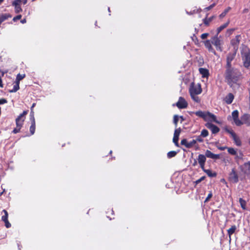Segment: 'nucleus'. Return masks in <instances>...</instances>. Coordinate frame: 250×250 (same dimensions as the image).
I'll return each mask as SVG.
<instances>
[{
	"instance_id": "1",
	"label": "nucleus",
	"mask_w": 250,
	"mask_h": 250,
	"mask_svg": "<svg viewBox=\"0 0 250 250\" xmlns=\"http://www.w3.org/2000/svg\"><path fill=\"white\" fill-rule=\"evenodd\" d=\"M240 75V72L236 68L232 67V66L226 67L225 78L229 83L236 82Z\"/></svg>"
},
{
	"instance_id": "2",
	"label": "nucleus",
	"mask_w": 250,
	"mask_h": 250,
	"mask_svg": "<svg viewBox=\"0 0 250 250\" xmlns=\"http://www.w3.org/2000/svg\"><path fill=\"white\" fill-rule=\"evenodd\" d=\"M27 113V111H24L16 119V127L13 130L14 133L16 134L20 132L25 119V116Z\"/></svg>"
},
{
	"instance_id": "3",
	"label": "nucleus",
	"mask_w": 250,
	"mask_h": 250,
	"mask_svg": "<svg viewBox=\"0 0 250 250\" xmlns=\"http://www.w3.org/2000/svg\"><path fill=\"white\" fill-rule=\"evenodd\" d=\"M242 57L244 65L245 67H250V50L249 48L245 47L242 52Z\"/></svg>"
},
{
	"instance_id": "4",
	"label": "nucleus",
	"mask_w": 250,
	"mask_h": 250,
	"mask_svg": "<svg viewBox=\"0 0 250 250\" xmlns=\"http://www.w3.org/2000/svg\"><path fill=\"white\" fill-rule=\"evenodd\" d=\"M241 172L240 174L239 178L240 180L244 179L246 176H250V162L245 163L243 165L239 167Z\"/></svg>"
},
{
	"instance_id": "5",
	"label": "nucleus",
	"mask_w": 250,
	"mask_h": 250,
	"mask_svg": "<svg viewBox=\"0 0 250 250\" xmlns=\"http://www.w3.org/2000/svg\"><path fill=\"white\" fill-rule=\"evenodd\" d=\"M239 112L238 110H234L232 113L231 116L228 117V120L232 119L235 125L237 126L242 125L241 119L239 120L238 118Z\"/></svg>"
},
{
	"instance_id": "6",
	"label": "nucleus",
	"mask_w": 250,
	"mask_h": 250,
	"mask_svg": "<svg viewBox=\"0 0 250 250\" xmlns=\"http://www.w3.org/2000/svg\"><path fill=\"white\" fill-rule=\"evenodd\" d=\"M202 90L200 84H195L193 83H191L189 88V92L190 95L200 94L202 92Z\"/></svg>"
},
{
	"instance_id": "7",
	"label": "nucleus",
	"mask_w": 250,
	"mask_h": 250,
	"mask_svg": "<svg viewBox=\"0 0 250 250\" xmlns=\"http://www.w3.org/2000/svg\"><path fill=\"white\" fill-rule=\"evenodd\" d=\"M236 56V52H230L227 56L226 67H231V62L234 60Z\"/></svg>"
},
{
	"instance_id": "8",
	"label": "nucleus",
	"mask_w": 250,
	"mask_h": 250,
	"mask_svg": "<svg viewBox=\"0 0 250 250\" xmlns=\"http://www.w3.org/2000/svg\"><path fill=\"white\" fill-rule=\"evenodd\" d=\"M176 105L178 108H186L188 106V103L184 98L180 97L178 102L176 103Z\"/></svg>"
},
{
	"instance_id": "9",
	"label": "nucleus",
	"mask_w": 250,
	"mask_h": 250,
	"mask_svg": "<svg viewBox=\"0 0 250 250\" xmlns=\"http://www.w3.org/2000/svg\"><path fill=\"white\" fill-rule=\"evenodd\" d=\"M212 43L215 46L216 49L220 51L222 50V42L217 37H214L212 38Z\"/></svg>"
},
{
	"instance_id": "10",
	"label": "nucleus",
	"mask_w": 250,
	"mask_h": 250,
	"mask_svg": "<svg viewBox=\"0 0 250 250\" xmlns=\"http://www.w3.org/2000/svg\"><path fill=\"white\" fill-rule=\"evenodd\" d=\"M2 213H3L4 214L1 217V220L4 222L5 227L7 228H9L11 227V224L8 220V212L6 210L4 209L2 210Z\"/></svg>"
},
{
	"instance_id": "11",
	"label": "nucleus",
	"mask_w": 250,
	"mask_h": 250,
	"mask_svg": "<svg viewBox=\"0 0 250 250\" xmlns=\"http://www.w3.org/2000/svg\"><path fill=\"white\" fill-rule=\"evenodd\" d=\"M229 179L231 182L234 183H236L238 182V176L234 169H232L231 172L230 173Z\"/></svg>"
},
{
	"instance_id": "12",
	"label": "nucleus",
	"mask_w": 250,
	"mask_h": 250,
	"mask_svg": "<svg viewBox=\"0 0 250 250\" xmlns=\"http://www.w3.org/2000/svg\"><path fill=\"white\" fill-rule=\"evenodd\" d=\"M242 125L245 124L248 126H250V115L245 114L241 117Z\"/></svg>"
},
{
	"instance_id": "13",
	"label": "nucleus",
	"mask_w": 250,
	"mask_h": 250,
	"mask_svg": "<svg viewBox=\"0 0 250 250\" xmlns=\"http://www.w3.org/2000/svg\"><path fill=\"white\" fill-rule=\"evenodd\" d=\"M204 121L206 122H214L216 123H219L217 120L216 116L209 112H208L207 113L206 118L205 119Z\"/></svg>"
},
{
	"instance_id": "14",
	"label": "nucleus",
	"mask_w": 250,
	"mask_h": 250,
	"mask_svg": "<svg viewBox=\"0 0 250 250\" xmlns=\"http://www.w3.org/2000/svg\"><path fill=\"white\" fill-rule=\"evenodd\" d=\"M198 163L200 166L201 168L202 169H204V167L205 166V164L206 161V157L205 155L203 154H199L198 155V158L197 159Z\"/></svg>"
},
{
	"instance_id": "15",
	"label": "nucleus",
	"mask_w": 250,
	"mask_h": 250,
	"mask_svg": "<svg viewBox=\"0 0 250 250\" xmlns=\"http://www.w3.org/2000/svg\"><path fill=\"white\" fill-rule=\"evenodd\" d=\"M206 157L210 158L213 159H218L220 158L219 154H215L212 153L210 151L207 150L205 153Z\"/></svg>"
},
{
	"instance_id": "16",
	"label": "nucleus",
	"mask_w": 250,
	"mask_h": 250,
	"mask_svg": "<svg viewBox=\"0 0 250 250\" xmlns=\"http://www.w3.org/2000/svg\"><path fill=\"white\" fill-rule=\"evenodd\" d=\"M206 126L210 129L213 133H216L219 131V128L217 126L210 123L207 124Z\"/></svg>"
},
{
	"instance_id": "17",
	"label": "nucleus",
	"mask_w": 250,
	"mask_h": 250,
	"mask_svg": "<svg viewBox=\"0 0 250 250\" xmlns=\"http://www.w3.org/2000/svg\"><path fill=\"white\" fill-rule=\"evenodd\" d=\"M199 71L202 75V77L208 78V77L209 72L207 69L204 68H200L199 69Z\"/></svg>"
},
{
	"instance_id": "18",
	"label": "nucleus",
	"mask_w": 250,
	"mask_h": 250,
	"mask_svg": "<svg viewBox=\"0 0 250 250\" xmlns=\"http://www.w3.org/2000/svg\"><path fill=\"white\" fill-rule=\"evenodd\" d=\"M234 99V96L231 93H229L225 98V101L228 104H230Z\"/></svg>"
},
{
	"instance_id": "19",
	"label": "nucleus",
	"mask_w": 250,
	"mask_h": 250,
	"mask_svg": "<svg viewBox=\"0 0 250 250\" xmlns=\"http://www.w3.org/2000/svg\"><path fill=\"white\" fill-rule=\"evenodd\" d=\"M205 45L206 47L208 50L209 51L213 53L214 54H215V51L212 48L211 42L210 41L207 40L205 42Z\"/></svg>"
},
{
	"instance_id": "20",
	"label": "nucleus",
	"mask_w": 250,
	"mask_h": 250,
	"mask_svg": "<svg viewBox=\"0 0 250 250\" xmlns=\"http://www.w3.org/2000/svg\"><path fill=\"white\" fill-rule=\"evenodd\" d=\"M232 138L237 146H240L241 145V142L238 137L237 136L236 134L232 133Z\"/></svg>"
},
{
	"instance_id": "21",
	"label": "nucleus",
	"mask_w": 250,
	"mask_h": 250,
	"mask_svg": "<svg viewBox=\"0 0 250 250\" xmlns=\"http://www.w3.org/2000/svg\"><path fill=\"white\" fill-rule=\"evenodd\" d=\"M209 177H214L216 176L215 172H213L210 169H206L204 167V169H202Z\"/></svg>"
},
{
	"instance_id": "22",
	"label": "nucleus",
	"mask_w": 250,
	"mask_h": 250,
	"mask_svg": "<svg viewBox=\"0 0 250 250\" xmlns=\"http://www.w3.org/2000/svg\"><path fill=\"white\" fill-rule=\"evenodd\" d=\"M11 16L9 14H0V24L7 19L8 18L11 17Z\"/></svg>"
},
{
	"instance_id": "23",
	"label": "nucleus",
	"mask_w": 250,
	"mask_h": 250,
	"mask_svg": "<svg viewBox=\"0 0 250 250\" xmlns=\"http://www.w3.org/2000/svg\"><path fill=\"white\" fill-rule=\"evenodd\" d=\"M19 84V83L16 82L15 84L13 86V88L10 90V92L13 93L17 92L20 88Z\"/></svg>"
},
{
	"instance_id": "24",
	"label": "nucleus",
	"mask_w": 250,
	"mask_h": 250,
	"mask_svg": "<svg viewBox=\"0 0 250 250\" xmlns=\"http://www.w3.org/2000/svg\"><path fill=\"white\" fill-rule=\"evenodd\" d=\"M228 152L231 155H235L236 156L237 158H238V156L237 155V153L235 149H234L233 148L231 147H228L227 148Z\"/></svg>"
},
{
	"instance_id": "25",
	"label": "nucleus",
	"mask_w": 250,
	"mask_h": 250,
	"mask_svg": "<svg viewBox=\"0 0 250 250\" xmlns=\"http://www.w3.org/2000/svg\"><path fill=\"white\" fill-rule=\"evenodd\" d=\"M240 36L237 35L235 38L231 41V43L233 45H237L239 44L240 42Z\"/></svg>"
},
{
	"instance_id": "26",
	"label": "nucleus",
	"mask_w": 250,
	"mask_h": 250,
	"mask_svg": "<svg viewBox=\"0 0 250 250\" xmlns=\"http://www.w3.org/2000/svg\"><path fill=\"white\" fill-rule=\"evenodd\" d=\"M239 203L240 204L241 208L244 210H246L247 209L246 208V202L244 200H243L242 198L239 199Z\"/></svg>"
},
{
	"instance_id": "27",
	"label": "nucleus",
	"mask_w": 250,
	"mask_h": 250,
	"mask_svg": "<svg viewBox=\"0 0 250 250\" xmlns=\"http://www.w3.org/2000/svg\"><path fill=\"white\" fill-rule=\"evenodd\" d=\"M35 131V121L31 122V125L30 127V131L32 135L34 134Z\"/></svg>"
},
{
	"instance_id": "28",
	"label": "nucleus",
	"mask_w": 250,
	"mask_h": 250,
	"mask_svg": "<svg viewBox=\"0 0 250 250\" xmlns=\"http://www.w3.org/2000/svg\"><path fill=\"white\" fill-rule=\"evenodd\" d=\"M25 77V74H18L17 75L16 79V82L20 83V81H21L22 79H23Z\"/></svg>"
},
{
	"instance_id": "29",
	"label": "nucleus",
	"mask_w": 250,
	"mask_h": 250,
	"mask_svg": "<svg viewBox=\"0 0 250 250\" xmlns=\"http://www.w3.org/2000/svg\"><path fill=\"white\" fill-rule=\"evenodd\" d=\"M236 229V227L235 226H232L228 230V233L229 236L234 232Z\"/></svg>"
},
{
	"instance_id": "30",
	"label": "nucleus",
	"mask_w": 250,
	"mask_h": 250,
	"mask_svg": "<svg viewBox=\"0 0 250 250\" xmlns=\"http://www.w3.org/2000/svg\"><path fill=\"white\" fill-rule=\"evenodd\" d=\"M177 154V152L175 151H171L167 153V156L169 158L174 157Z\"/></svg>"
},
{
	"instance_id": "31",
	"label": "nucleus",
	"mask_w": 250,
	"mask_h": 250,
	"mask_svg": "<svg viewBox=\"0 0 250 250\" xmlns=\"http://www.w3.org/2000/svg\"><path fill=\"white\" fill-rule=\"evenodd\" d=\"M204 111H202L201 110H199L196 112H192L193 114H194L197 116H198L201 118H203V114Z\"/></svg>"
},
{
	"instance_id": "32",
	"label": "nucleus",
	"mask_w": 250,
	"mask_h": 250,
	"mask_svg": "<svg viewBox=\"0 0 250 250\" xmlns=\"http://www.w3.org/2000/svg\"><path fill=\"white\" fill-rule=\"evenodd\" d=\"M212 19H213V17H210L209 18H206L205 19H204L203 20L204 24L207 25H208L209 24V22L212 21Z\"/></svg>"
},
{
	"instance_id": "33",
	"label": "nucleus",
	"mask_w": 250,
	"mask_h": 250,
	"mask_svg": "<svg viewBox=\"0 0 250 250\" xmlns=\"http://www.w3.org/2000/svg\"><path fill=\"white\" fill-rule=\"evenodd\" d=\"M178 140H179V137H175V136H173V142L174 143L175 145L176 146H177V147H179V144L178 143Z\"/></svg>"
},
{
	"instance_id": "34",
	"label": "nucleus",
	"mask_w": 250,
	"mask_h": 250,
	"mask_svg": "<svg viewBox=\"0 0 250 250\" xmlns=\"http://www.w3.org/2000/svg\"><path fill=\"white\" fill-rule=\"evenodd\" d=\"M198 94L190 95L192 99L196 102L199 103L200 102L199 98L197 96Z\"/></svg>"
},
{
	"instance_id": "35",
	"label": "nucleus",
	"mask_w": 250,
	"mask_h": 250,
	"mask_svg": "<svg viewBox=\"0 0 250 250\" xmlns=\"http://www.w3.org/2000/svg\"><path fill=\"white\" fill-rule=\"evenodd\" d=\"M179 117L177 115H175L173 117V123L176 126L177 125L178 122L179 121Z\"/></svg>"
},
{
	"instance_id": "36",
	"label": "nucleus",
	"mask_w": 250,
	"mask_h": 250,
	"mask_svg": "<svg viewBox=\"0 0 250 250\" xmlns=\"http://www.w3.org/2000/svg\"><path fill=\"white\" fill-rule=\"evenodd\" d=\"M181 128H177L174 131V136H175V137H179V135H180V134L181 133Z\"/></svg>"
},
{
	"instance_id": "37",
	"label": "nucleus",
	"mask_w": 250,
	"mask_h": 250,
	"mask_svg": "<svg viewBox=\"0 0 250 250\" xmlns=\"http://www.w3.org/2000/svg\"><path fill=\"white\" fill-rule=\"evenodd\" d=\"M15 7L16 13H18L22 11V9L20 5H13Z\"/></svg>"
},
{
	"instance_id": "38",
	"label": "nucleus",
	"mask_w": 250,
	"mask_h": 250,
	"mask_svg": "<svg viewBox=\"0 0 250 250\" xmlns=\"http://www.w3.org/2000/svg\"><path fill=\"white\" fill-rule=\"evenodd\" d=\"M196 143V141L195 140H192L190 142H188V148L191 147L193 146H194Z\"/></svg>"
},
{
	"instance_id": "39",
	"label": "nucleus",
	"mask_w": 250,
	"mask_h": 250,
	"mask_svg": "<svg viewBox=\"0 0 250 250\" xmlns=\"http://www.w3.org/2000/svg\"><path fill=\"white\" fill-rule=\"evenodd\" d=\"M230 9V8H227V9H226L223 13H222L220 15V17L221 18H224L226 15L227 14V13L229 12V10Z\"/></svg>"
},
{
	"instance_id": "40",
	"label": "nucleus",
	"mask_w": 250,
	"mask_h": 250,
	"mask_svg": "<svg viewBox=\"0 0 250 250\" xmlns=\"http://www.w3.org/2000/svg\"><path fill=\"white\" fill-rule=\"evenodd\" d=\"M181 144L182 145L185 146L187 148H188V142L186 139L182 140Z\"/></svg>"
},
{
	"instance_id": "41",
	"label": "nucleus",
	"mask_w": 250,
	"mask_h": 250,
	"mask_svg": "<svg viewBox=\"0 0 250 250\" xmlns=\"http://www.w3.org/2000/svg\"><path fill=\"white\" fill-rule=\"evenodd\" d=\"M208 131L206 129H203L201 132V136L204 137H206L208 135Z\"/></svg>"
},
{
	"instance_id": "42",
	"label": "nucleus",
	"mask_w": 250,
	"mask_h": 250,
	"mask_svg": "<svg viewBox=\"0 0 250 250\" xmlns=\"http://www.w3.org/2000/svg\"><path fill=\"white\" fill-rule=\"evenodd\" d=\"M228 23H226L221 26H220L217 29V32L218 33H219L222 30H223L224 28H226L228 26Z\"/></svg>"
},
{
	"instance_id": "43",
	"label": "nucleus",
	"mask_w": 250,
	"mask_h": 250,
	"mask_svg": "<svg viewBox=\"0 0 250 250\" xmlns=\"http://www.w3.org/2000/svg\"><path fill=\"white\" fill-rule=\"evenodd\" d=\"M34 114V111H33V110H31L30 116V120H31V122H33V121H35Z\"/></svg>"
},
{
	"instance_id": "44",
	"label": "nucleus",
	"mask_w": 250,
	"mask_h": 250,
	"mask_svg": "<svg viewBox=\"0 0 250 250\" xmlns=\"http://www.w3.org/2000/svg\"><path fill=\"white\" fill-rule=\"evenodd\" d=\"M21 2V0H15L13 3V5H20V3Z\"/></svg>"
},
{
	"instance_id": "45",
	"label": "nucleus",
	"mask_w": 250,
	"mask_h": 250,
	"mask_svg": "<svg viewBox=\"0 0 250 250\" xmlns=\"http://www.w3.org/2000/svg\"><path fill=\"white\" fill-rule=\"evenodd\" d=\"M212 192H210L208 193V195L207 197V198H206V199H205V202H208V201L209 200V199L212 197Z\"/></svg>"
},
{
	"instance_id": "46",
	"label": "nucleus",
	"mask_w": 250,
	"mask_h": 250,
	"mask_svg": "<svg viewBox=\"0 0 250 250\" xmlns=\"http://www.w3.org/2000/svg\"><path fill=\"white\" fill-rule=\"evenodd\" d=\"M208 35L209 34L208 33L202 34L201 36V38L202 39H205L208 37Z\"/></svg>"
},
{
	"instance_id": "47",
	"label": "nucleus",
	"mask_w": 250,
	"mask_h": 250,
	"mask_svg": "<svg viewBox=\"0 0 250 250\" xmlns=\"http://www.w3.org/2000/svg\"><path fill=\"white\" fill-rule=\"evenodd\" d=\"M21 15H18L17 16L14 17L13 19V20L14 21H17V20H20L21 19Z\"/></svg>"
},
{
	"instance_id": "48",
	"label": "nucleus",
	"mask_w": 250,
	"mask_h": 250,
	"mask_svg": "<svg viewBox=\"0 0 250 250\" xmlns=\"http://www.w3.org/2000/svg\"><path fill=\"white\" fill-rule=\"evenodd\" d=\"M215 5V4L213 3L212 4L210 5L209 6L206 7L205 8V9L207 10V11H208V10H210L212 8H213Z\"/></svg>"
},
{
	"instance_id": "49",
	"label": "nucleus",
	"mask_w": 250,
	"mask_h": 250,
	"mask_svg": "<svg viewBox=\"0 0 250 250\" xmlns=\"http://www.w3.org/2000/svg\"><path fill=\"white\" fill-rule=\"evenodd\" d=\"M7 103V101L4 99H0V104H5Z\"/></svg>"
},
{
	"instance_id": "50",
	"label": "nucleus",
	"mask_w": 250,
	"mask_h": 250,
	"mask_svg": "<svg viewBox=\"0 0 250 250\" xmlns=\"http://www.w3.org/2000/svg\"><path fill=\"white\" fill-rule=\"evenodd\" d=\"M205 178V176H203L202 177H201L199 179H198V180L196 181V183H199L200 182H201L202 181L204 180Z\"/></svg>"
},
{
	"instance_id": "51",
	"label": "nucleus",
	"mask_w": 250,
	"mask_h": 250,
	"mask_svg": "<svg viewBox=\"0 0 250 250\" xmlns=\"http://www.w3.org/2000/svg\"><path fill=\"white\" fill-rule=\"evenodd\" d=\"M208 113V111H204V114H203V118H202V119L204 120H205V119H206V116H207Z\"/></svg>"
},
{
	"instance_id": "52",
	"label": "nucleus",
	"mask_w": 250,
	"mask_h": 250,
	"mask_svg": "<svg viewBox=\"0 0 250 250\" xmlns=\"http://www.w3.org/2000/svg\"><path fill=\"white\" fill-rule=\"evenodd\" d=\"M227 131L231 135V137H232V133L235 134L232 130H227Z\"/></svg>"
},
{
	"instance_id": "53",
	"label": "nucleus",
	"mask_w": 250,
	"mask_h": 250,
	"mask_svg": "<svg viewBox=\"0 0 250 250\" xmlns=\"http://www.w3.org/2000/svg\"><path fill=\"white\" fill-rule=\"evenodd\" d=\"M218 148L219 149H220L221 150H224L225 149L227 148V147L226 146L218 147Z\"/></svg>"
},
{
	"instance_id": "54",
	"label": "nucleus",
	"mask_w": 250,
	"mask_h": 250,
	"mask_svg": "<svg viewBox=\"0 0 250 250\" xmlns=\"http://www.w3.org/2000/svg\"><path fill=\"white\" fill-rule=\"evenodd\" d=\"M21 23H24L26 22V19H22V20H21Z\"/></svg>"
},
{
	"instance_id": "55",
	"label": "nucleus",
	"mask_w": 250,
	"mask_h": 250,
	"mask_svg": "<svg viewBox=\"0 0 250 250\" xmlns=\"http://www.w3.org/2000/svg\"><path fill=\"white\" fill-rule=\"evenodd\" d=\"M36 105V104L35 103H34L32 104L31 107V110H33V108L35 107Z\"/></svg>"
},
{
	"instance_id": "56",
	"label": "nucleus",
	"mask_w": 250,
	"mask_h": 250,
	"mask_svg": "<svg viewBox=\"0 0 250 250\" xmlns=\"http://www.w3.org/2000/svg\"><path fill=\"white\" fill-rule=\"evenodd\" d=\"M21 1L24 4H25L27 3V0H21Z\"/></svg>"
},
{
	"instance_id": "57",
	"label": "nucleus",
	"mask_w": 250,
	"mask_h": 250,
	"mask_svg": "<svg viewBox=\"0 0 250 250\" xmlns=\"http://www.w3.org/2000/svg\"><path fill=\"white\" fill-rule=\"evenodd\" d=\"M3 0H0V4L3 2Z\"/></svg>"
},
{
	"instance_id": "58",
	"label": "nucleus",
	"mask_w": 250,
	"mask_h": 250,
	"mask_svg": "<svg viewBox=\"0 0 250 250\" xmlns=\"http://www.w3.org/2000/svg\"><path fill=\"white\" fill-rule=\"evenodd\" d=\"M198 141L199 142H201V141H202V140H201V139H198Z\"/></svg>"
},
{
	"instance_id": "59",
	"label": "nucleus",
	"mask_w": 250,
	"mask_h": 250,
	"mask_svg": "<svg viewBox=\"0 0 250 250\" xmlns=\"http://www.w3.org/2000/svg\"><path fill=\"white\" fill-rule=\"evenodd\" d=\"M240 158H241V157H242V154L240 153Z\"/></svg>"
},
{
	"instance_id": "60",
	"label": "nucleus",
	"mask_w": 250,
	"mask_h": 250,
	"mask_svg": "<svg viewBox=\"0 0 250 250\" xmlns=\"http://www.w3.org/2000/svg\"><path fill=\"white\" fill-rule=\"evenodd\" d=\"M249 144H250V139H249Z\"/></svg>"
},
{
	"instance_id": "61",
	"label": "nucleus",
	"mask_w": 250,
	"mask_h": 250,
	"mask_svg": "<svg viewBox=\"0 0 250 250\" xmlns=\"http://www.w3.org/2000/svg\"><path fill=\"white\" fill-rule=\"evenodd\" d=\"M108 11L110 12V8H108Z\"/></svg>"
}]
</instances>
